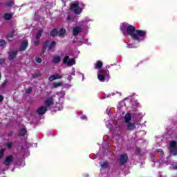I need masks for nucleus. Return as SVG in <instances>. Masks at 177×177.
<instances>
[{"mask_svg": "<svg viewBox=\"0 0 177 177\" xmlns=\"http://www.w3.org/2000/svg\"><path fill=\"white\" fill-rule=\"evenodd\" d=\"M126 31L130 37H131L132 39L139 44V42H142L146 38V35L147 32L142 30H136V27L132 25H129L127 27Z\"/></svg>", "mask_w": 177, "mask_h": 177, "instance_id": "nucleus-1", "label": "nucleus"}, {"mask_svg": "<svg viewBox=\"0 0 177 177\" xmlns=\"http://www.w3.org/2000/svg\"><path fill=\"white\" fill-rule=\"evenodd\" d=\"M56 48V42L55 41H50V40H46L43 43V46L41 49V55H44L45 52H46V49L48 50H52V49Z\"/></svg>", "mask_w": 177, "mask_h": 177, "instance_id": "nucleus-2", "label": "nucleus"}, {"mask_svg": "<svg viewBox=\"0 0 177 177\" xmlns=\"http://www.w3.org/2000/svg\"><path fill=\"white\" fill-rule=\"evenodd\" d=\"M70 9L75 15H81L82 13V9L80 7V1H75V3L71 4Z\"/></svg>", "mask_w": 177, "mask_h": 177, "instance_id": "nucleus-3", "label": "nucleus"}, {"mask_svg": "<svg viewBox=\"0 0 177 177\" xmlns=\"http://www.w3.org/2000/svg\"><path fill=\"white\" fill-rule=\"evenodd\" d=\"M70 59V57L66 55L63 59L64 64H66L67 66H74V64H75V59Z\"/></svg>", "mask_w": 177, "mask_h": 177, "instance_id": "nucleus-4", "label": "nucleus"}, {"mask_svg": "<svg viewBox=\"0 0 177 177\" xmlns=\"http://www.w3.org/2000/svg\"><path fill=\"white\" fill-rule=\"evenodd\" d=\"M128 162V154L124 153L120 155L119 158V164L120 165H124Z\"/></svg>", "mask_w": 177, "mask_h": 177, "instance_id": "nucleus-5", "label": "nucleus"}, {"mask_svg": "<svg viewBox=\"0 0 177 177\" xmlns=\"http://www.w3.org/2000/svg\"><path fill=\"white\" fill-rule=\"evenodd\" d=\"M28 48V41L24 40L21 43V45L19 48V52H24Z\"/></svg>", "mask_w": 177, "mask_h": 177, "instance_id": "nucleus-6", "label": "nucleus"}, {"mask_svg": "<svg viewBox=\"0 0 177 177\" xmlns=\"http://www.w3.org/2000/svg\"><path fill=\"white\" fill-rule=\"evenodd\" d=\"M44 104L45 106L47 108L53 106V104H55V100L53 99V97H50L44 101Z\"/></svg>", "mask_w": 177, "mask_h": 177, "instance_id": "nucleus-7", "label": "nucleus"}, {"mask_svg": "<svg viewBox=\"0 0 177 177\" xmlns=\"http://www.w3.org/2000/svg\"><path fill=\"white\" fill-rule=\"evenodd\" d=\"M14 159L15 158L13 157V156L9 155L4 160V165H6V167H9V165H10V164L13 162Z\"/></svg>", "mask_w": 177, "mask_h": 177, "instance_id": "nucleus-8", "label": "nucleus"}, {"mask_svg": "<svg viewBox=\"0 0 177 177\" xmlns=\"http://www.w3.org/2000/svg\"><path fill=\"white\" fill-rule=\"evenodd\" d=\"M126 127L127 131H129L130 132L136 129V124L135 122H130L129 123H126Z\"/></svg>", "mask_w": 177, "mask_h": 177, "instance_id": "nucleus-9", "label": "nucleus"}, {"mask_svg": "<svg viewBox=\"0 0 177 177\" xmlns=\"http://www.w3.org/2000/svg\"><path fill=\"white\" fill-rule=\"evenodd\" d=\"M48 111V108L46 106H42L38 108L37 110V113L39 114V115H44L46 112Z\"/></svg>", "mask_w": 177, "mask_h": 177, "instance_id": "nucleus-10", "label": "nucleus"}, {"mask_svg": "<svg viewBox=\"0 0 177 177\" xmlns=\"http://www.w3.org/2000/svg\"><path fill=\"white\" fill-rule=\"evenodd\" d=\"M100 74H101V75H103V77H106V80H110V75H109V70H107V69H101L100 71Z\"/></svg>", "mask_w": 177, "mask_h": 177, "instance_id": "nucleus-11", "label": "nucleus"}, {"mask_svg": "<svg viewBox=\"0 0 177 177\" xmlns=\"http://www.w3.org/2000/svg\"><path fill=\"white\" fill-rule=\"evenodd\" d=\"M17 53H18L17 50L8 52V59H9V60L15 59L16 58V57L17 56Z\"/></svg>", "mask_w": 177, "mask_h": 177, "instance_id": "nucleus-12", "label": "nucleus"}, {"mask_svg": "<svg viewBox=\"0 0 177 177\" xmlns=\"http://www.w3.org/2000/svg\"><path fill=\"white\" fill-rule=\"evenodd\" d=\"M62 78H63V76L59 75V74H55L50 76L48 80L52 82V81H55L56 80H62Z\"/></svg>", "mask_w": 177, "mask_h": 177, "instance_id": "nucleus-13", "label": "nucleus"}, {"mask_svg": "<svg viewBox=\"0 0 177 177\" xmlns=\"http://www.w3.org/2000/svg\"><path fill=\"white\" fill-rule=\"evenodd\" d=\"M81 31H82V28H81L80 26L75 27L73 30V34L74 37H77V35H78V34H80Z\"/></svg>", "mask_w": 177, "mask_h": 177, "instance_id": "nucleus-14", "label": "nucleus"}, {"mask_svg": "<svg viewBox=\"0 0 177 177\" xmlns=\"http://www.w3.org/2000/svg\"><path fill=\"white\" fill-rule=\"evenodd\" d=\"M57 35H59L58 28H54L50 32V36H51L52 38H55V37H57Z\"/></svg>", "mask_w": 177, "mask_h": 177, "instance_id": "nucleus-15", "label": "nucleus"}, {"mask_svg": "<svg viewBox=\"0 0 177 177\" xmlns=\"http://www.w3.org/2000/svg\"><path fill=\"white\" fill-rule=\"evenodd\" d=\"M131 120H132V115L129 113H127L124 116L125 124H128L129 122H131Z\"/></svg>", "mask_w": 177, "mask_h": 177, "instance_id": "nucleus-16", "label": "nucleus"}, {"mask_svg": "<svg viewBox=\"0 0 177 177\" xmlns=\"http://www.w3.org/2000/svg\"><path fill=\"white\" fill-rule=\"evenodd\" d=\"M12 17H13V14L12 13H4L3 19L6 21L12 20Z\"/></svg>", "mask_w": 177, "mask_h": 177, "instance_id": "nucleus-17", "label": "nucleus"}, {"mask_svg": "<svg viewBox=\"0 0 177 177\" xmlns=\"http://www.w3.org/2000/svg\"><path fill=\"white\" fill-rule=\"evenodd\" d=\"M62 62V57L59 56L55 57L52 59V63H54V64H57V63H60Z\"/></svg>", "mask_w": 177, "mask_h": 177, "instance_id": "nucleus-18", "label": "nucleus"}, {"mask_svg": "<svg viewBox=\"0 0 177 177\" xmlns=\"http://www.w3.org/2000/svg\"><path fill=\"white\" fill-rule=\"evenodd\" d=\"M103 67V62L102 61H97L95 64V68H97V70H100Z\"/></svg>", "mask_w": 177, "mask_h": 177, "instance_id": "nucleus-19", "label": "nucleus"}, {"mask_svg": "<svg viewBox=\"0 0 177 177\" xmlns=\"http://www.w3.org/2000/svg\"><path fill=\"white\" fill-rule=\"evenodd\" d=\"M26 133H27V129L26 128H23L19 131L18 136H25Z\"/></svg>", "mask_w": 177, "mask_h": 177, "instance_id": "nucleus-20", "label": "nucleus"}, {"mask_svg": "<svg viewBox=\"0 0 177 177\" xmlns=\"http://www.w3.org/2000/svg\"><path fill=\"white\" fill-rule=\"evenodd\" d=\"M97 78L100 82H104V81L107 80L106 77L103 76V75H101L100 73L97 75Z\"/></svg>", "mask_w": 177, "mask_h": 177, "instance_id": "nucleus-21", "label": "nucleus"}, {"mask_svg": "<svg viewBox=\"0 0 177 177\" xmlns=\"http://www.w3.org/2000/svg\"><path fill=\"white\" fill-rule=\"evenodd\" d=\"M64 35H66V30L64 28H61L58 30V36L64 37Z\"/></svg>", "mask_w": 177, "mask_h": 177, "instance_id": "nucleus-22", "label": "nucleus"}, {"mask_svg": "<svg viewBox=\"0 0 177 177\" xmlns=\"http://www.w3.org/2000/svg\"><path fill=\"white\" fill-rule=\"evenodd\" d=\"M44 32V30H38V32L36 34V39H39L41 38V37H42V34Z\"/></svg>", "mask_w": 177, "mask_h": 177, "instance_id": "nucleus-23", "label": "nucleus"}, {"mask_svg": "<svg viewBox=\"0 0 177 177\" xmlns=\"http://www.w3.org/2000/svg\"><path fill=\"white\" fill-rule=\"evenodd\" d=\"M62 85L63 84L62 82H57V83H54L51 88H53V89H56L59 86H62Z\"/></svg>", "mask_w": 177, "mask_h": 177, "instance_id": "nucleus-24", "label": "nucleus"}, {"mask_svg": "<svg viewBox=\"0 0 177 177\" xmlns=\"http://www.w3.org/2000/svg\"><path fill=\"white\" fill-rule=\"evenodd\" d=\"M13 37H15V29H12V30L7 35L8 39H9V38H13Z\"/></svg>", "mask_w": 177, "mask_h": 177, "instance_id": "nucleus-25", "label": "nucleus"}, {"mask_svg": "<svg viewBox=\"0 0 177 177\" xmlns=\"http://www.w3.org/2000/svg\"><path fill=\"white\" fill-rule=\"evenodd\" d=\"M135 154H136V156H140V154H142V149L139 147H136L135 149Z\"/></svg>", "mask_w": 177, "mask_h": 177, "instance_id": "nucleus-26", "label": "nucleus"}, {"mask_svg": "<svg viewBox=\"0 0 177 177\" xmlns=\"http://www.w3.org/2000/svg\"><path fill=\"white\" fill-rule=\"evenodd\" d=\"M170 153L174 154V156H177V147H176L174 148H171Z\"/></svg>", "mask_w": 177, "mask_h": 177, "instance_id": "nucleus-27", "label": "nucleus"}, {"mask_svg": "<svg viewBox=\"0 0 177 177\" xmlns=\"http://www.w3.org/2000/svg\"><path fill=\"white\" fill-rule=\"evenodd\" d=\"M6 6H8V8H12V6L13 5H15V1H7L6 3Z\"/></svg>", "mask_w": 177, "mask_h": 177, "instance_id": "nucleus-28", "label": "nucleus"}, {"mask_svg": "<svg viewBox=\"0 0 177 177\" xmlns=\"http://www.w3.org/2000/svg\"><path fill=\"white\" fill-rule=\"evenodd\" d=\"M171 149L177 147V141L173 140L170 142Z\"/></svg>", "mask_w": 177, "mask_h": 177, "instance_id": "nucleus-29", "label": "nucleus"}, {"mask_svg": "<svg viewBox=\"0 0 177 177\" xmlns=\"http://www.w3.org/2000/svg\"><path fill=\"white\" fill-rule=\"evenodd\" d=\"M101 167L104 169H106L109 167V162H105L103 164L101 165Z\"/></svg>", "mask_w": 177, "mask_h": 177, "instance_id": "nucleus-30", "label": "nucleus"}, {"mask_svg": "<svg viewBox=\"0 0 177 177\" xmlns=\"http://www.w3.org/2000/svg\"><path fill=\"white\" fill-rule=\"evenodd\" d=\"M41 42V40L39 39H36V40L33 42L35 46H38L39 45V43Z\"/></svg>", "mask_w": 177, "mask_h": 177, "instance_id": "nucleus-31", "label": "nucleus"}, {"mask_svg": "<svg viewBox=\"0 0 177 177\" xmlns=\"http://www.w3.org/2000/svg\"><path fill=\"white\" fill-rule=\"evenodd\" d=\"M4 153H5V149H0V158H2V157H3Z\"/></svg>", "mask_w": 177, "mask_h": 177, "instance_id": "nucleus-32", "label": "nucleus"}, {"mask_svg": "<svg viewBox=\"0 0 177 177\" xmlns=\"http://www.w3.org/2000/svg\"><path fill=\"white\" fill-rule=\"evenodd\" d=\"M6 45V41L5 40H0V46H5Z\"/></svg>", "mask_w": 177, "mask_h": 177, "instance_id": "nucleus-33", "label": "nucleus"}, {"mask_svg": "<svg viewBox=\"0 0 177 177\" xmlns=\"http://www.w3.org/2000/svg\"><path fill=\"white\" fill-rule=\"evenodd\" d=\"M7 84H8V81L4 80V82L1 84L2 88H5Z\"/></svg>", "mask_w": 177, "mask_h": 177, "instance_id": "nucleus-34", "label": "nucleus"}, {"mask_svg": "<svg viewBox=\"0 0 177 177\" xmlns=\"http://www.w3.org/2000/svg\"><path fill=\"white\" fill-rule=\"evenodd\" d=\"M12 142H7L6 144V147H8V149H10L12 147Z\"/></svg>", "mask_w": 177, "mask_h": 177, "instance_id": "nucleus-35", "label": "nucleus"}, {"mask_svg": "<svg viewBox=\"0 0 177 177\" xmlns=\"http://www.w3.org/2000/svg\"><path fill=\"white\" fill-rule=\"evenodd\" d=\"M31 92H32V88L29 87L26 91V93L30 94V93H31Z\"/></svg>", "mask_w": 177, "mask_h": 177, "instance_id": "nucleus-36", "label": "nucleus"}, {"mask_svg": "<svg viewBox=\"0 0 177 177\" xmlns=\"http://www.w3.org/2000/svg\"><path fill=\"white\" fill-rule=\"evenodd\" d=\"M36 62L37 63H42V59L39 57H36Z\"/></svg>", "mask_w": 177, "mask_h": 177, "instance_id": "nucleus-37", "label": "nucleus"}, {"mask_svg": "<svg viewBox=\"0 0 177 177\" xmlns=\"http://www.w3.org/2000/svg\"><path fill=\"white\" fill-rule=\"evenodd\" d=\"M14 133H14L13 131L9 132V133H8V138H11V136H13V134H14Z\"/></svg>", "mask_w": 177, "mask_h": 177, "instance_id": "nucleus-38", "label": "nucleus"}, {"mask_svg": "<svg viewBox=\"0 0 177 177\" xmlns=\"http://www.w3.org/2000/svg\"><path fill=\"white\" fill-rule=\"evenodd\" d=\"M32 78H38V77H39V74H37V73L33 74L32 75Z\"/></svg>", "mask_w": 177, "mask_h": 177, "instance_id": "nucleus-39", "label": "nucleus"}, {"mask_svg": "<svg viewBox=\"0 0 177 177\" xmlns=\"http://www.w3.org/2000/svg\"><path fill=\"white\" fill-rule=\"evenodd\" d=\"M70 20H71V15H69L66 18V21H70Z\"/></svg>", "mask_w": 177, "mask_h": 177, "instance_id": "nucleus-40", "label": "nucleus"}, {"mask_svg": "<svg viewBox=\"0 0 177 177\" xmlns=\"http://www.w3.org/2000/svg\"><path fill=\"white\" fill-rule=\"evenodd\" d=\"M5 63V59H0V65L3 64Z\"/></svg>", "mask_w": 177, "mask_h": 177, "instance_id": "nucleus-41", "label": "nucleus"}, {"mask_svg": "<svg viewBox=\"0 0 177 177\" xmlns=\"http://www.w3.org/2000/svg\"><path fill=\"white\" fill-rule=\"evenodd\" d=\"M1 102H3V96H2V95H0V103H1Z\"/></svg>", "mask_w": 177, "mask_h": 177, "instance_id": "nucleus-42", "label": "nucleus"}, {"mask_svg": "<svg viewBox=\"0 0 177 177\" xmlns=\"http://www.w3.org/2000/svg\"><path fill=\"white\" fill-rule=\"evenodd\" d=\"M173 168H174V169H177V163L173 165Z\"/></svg>", "mask_w": 177, "mask_h": 177, "instance_id": "nucleus-43", "label": "nucleus"}, {"mask_svg": "<svg viewBox=\"0 0 177 177\" xmlns=\"http://www.w3.org/2000/svg\"><path fill=\"white\" fill-rule=\"evenodd\" d=\"M160 153H162V149H159Z\"/></svg>", "mask_w": 177, "mask_h": 177, "instance_id": "nucleus-44", "label": "nucleus"}, {"mask_svg": "<svg viewBox=\"0 0 177 177\" xmlns=\"http://www.w3.org/2000/svg\"><path fill=\"white\" fill-rule=\"evenodd\" d=\"M1 78H2V76H1V73H0V80H1Z\"/></svg>", "mask_w": 177, "mask_h": 177, "instance_id": "nucleus-45", "label": "nucleus"}]
</instances>
